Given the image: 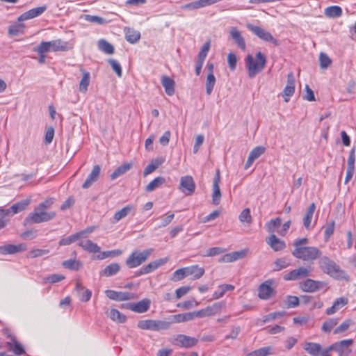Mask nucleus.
<instances>
[{"label": "nucleus", "mask_w": 356, "mask_h": 356, "mask_svg": "<svg viewBox=\"0 0 356 356\" xmlns=\"http://www.w3.org/2000/svg\"><path fill=\"white\" fill-rule=\"evenodd\" d=\"M54 202L53 197H49L38 204L33 211L30 212L24 220V225L40 224L49 222L55 218L56 213L48 211Z\"/></svg>", "instance_id": "f257e3e1"}, {"label": "nucleus", "mask_w": 356, "mask_h": 356, "mask_svg": "<svg viewBox=\"0 0 356 356\" xmlns=\"http://www.w3.org/2000/svg\"><path fill=\"white\" fill-rule=\"evenodd\" d=\"M319 267L324 273L337 280H350L349 275L344 270H342L335 261L329 257L324 256L321 257L319 261Z\"/></svg>", "instance_id": "f03ea898"}, {"label": "nucleus", "mask_w": 356, "mask_h": 356, "mask_svg": "<svg viewBox=\"0 0 356 356\" xmlns=\"http://www.w3.org/2000/svg\"><path fill=\"white\" fill-rule=\"evenodd\" d=\"M266 63V57L261 51H258L256 54L255 58H253L252 56L248 54L246 56L248 76L250 78H254L264 69Z\"/></svg>", "instance_id": "7ed1b4c3"}, {"label": "nucleus", "mask_w": 356, "mask_h": 356, "mask_svg": "<svg viewBox=\"0 0 356 356\" xmlns=\"http://www.w3.org/2000/svg\"><path fill=\"white\" fill-rule=\"evenodd\" d=\"M292 254L297 259L304 261L315 260L321 258V251L314 246H305L303 248H294Z\"/></svg>", "instance_id": "20e7f679"}, {"label": "nucleus", "mask_w": 356, "mask_h": 356, "mask_svg": "<svg viewBox=\"0 0 356 356\" xmlns=\"http://www.w3.org/2000/svg\"><path fill=\"white\" fill-rule=\"evenodd\" d=\"M67 50H68L67 42L63 41L60 39L48 42L42 41L36 48L34 49L35 51L41 53L58 51H65Z\"/></svg>", "instance_id": "39448f33"}, {"label": "nucleus", "mask_w": 356, "mask_h": 356, "mask_svg": "<svg viewBox=\"0 0 356 356\" xmlns=\"http://www.w3.org/2000/svg\"><path fill=\"white\" fill-rule=\"evenodd\" d=\"M153 250H154L152 248H148L143 252L136 250L132 252L126 259V265L129 268H134L140 266L148 259L150 254L153 252Z\"/></svg>", "instance_id": "423d86ee"}, {"label": "nucleus", "mask_w": 356, "mask_h": 356, "mask_svg": "<svg viewBox=\"0 0 356 356\" xmlns=\"http://www.w3.org/2000/svg\"><path fill=\"white\" fill-rule=\"evenodd\" d=\"M246 27L259 39L265 42H270L275 46L280 45V41L275 38L270 32L266 31L264 29L251 24H247Z\"/></svg>", "instance_id": "0eeeda50"}, {"label": "nucleus", "mask_w": 356, "mask_h": 356, "mask_svg": "<svg viewBox=\"0 0 356 356\" xmlns=\"http://www.w3.org/2000/svg\"><path fill=\"white\" fill-rule=\"evenodd\" d=\"M353 343V339H344L329 346V350L336 351L339 354V356H348L352 353V350L349 347L352 346Z\"/></svg>", "instance_id": "6e6552de"}, {"label": "nucleus", "mask_w": 356, "mask_h": 356, "mask_svg": "<svg viewBox=\"0 0 356 356\" xmlns=\"http://www.w3.org/2000/svg\"><path fill=\"white\" fill-rule=\"evenodd\" d=\"M274 280H268L261 283L258 289V296L261 300H268L276 294V291L272 287Z\"/></svg>", "instance_id": "1a4fd4ad"}, {"label": "nucleus", "mask_w": 356, "mask_h": 356, "mask_svg": "<svg viewBox=\"0 0 356 356\" xmlns=\"http://www.w3.org/2000/svg\"><path fill=\"white\" fill-rule=\"evenodd\" d=\"M300 288L302 291L313 293L327 286V283L322 281H316L312 279H307L300 283Z\"/></svg>", "instance_id": "9d476101"}, {"label": "nucleus", "mask_w": 356, "mask_h": 356, "mask_svg": "<svg viewBox=\"0 0 356 356\" xmlns=\"http://www.w3.org/2000/svg\"><path fill=\"white\" fill-rule=\"evenodd\" d=\"M186 195H192L195 190V184L191 176L181 177L179 188Z\"/></svg>", "instance_id": "9b49d317"}, {"label": "nucleus", "mask_w": 356, "mask_h": 356, "mask_svg": "<svg viewBox=\"0 0 356 356\" xmlns=\"http://www.w3.org/2000/svg\"><path fill=\"white\" fill-rule=\"evenodd\" d=\"M309 270L305 267H300L294 269L283 275V279L286 281L298 280L302 278L307 277L309 275Z\"/></svg>", "instance_id": "f8f14e48"}, {"label": "nucleus", "mask_w": 356, "mask_h": 356, "mask_svg": "<svg viewBox=\"0 0 356 356\" xmlns=\"http://www.w3.org/2000/svg\"><path fill=\"white\" fill-rule=\"evenodd\" d=\"M198 340L192 337L184 334H178L173 341V344L183 348H191L195 346Z\"/></svg>", "instance_id": "ddd939ff"}, {"label": "nucleus", "mask_w": 356, "mask_h": 356, "mask_svg": "<svg viewBox=\"0 0 356 356\" xmlns=\"http://www.w3.org/2000/svg\"><path fill=\"white\" fill-rule=\"evenodd\" d=\"M295 76L293 72H290L287 75V83L284 87L282 95L284 97V102H289V97L292 96L295 92Z\"/></svg>", "instance_id": "4468645a"}, {"label": "nucleus", "mask_w": 356, "mask_h": 356, "mask_svg": "<svg viewBox=\"0 0 356 356\" xmlns=\"http://www.w3.org/2000/svg\"><path fill=\"white\" fill-rule=\"evenodd\" d=\"M150 305L151 300L148 298H144L136 303H129L125 307L134 312L141 314L146 312L149 309Z\"/></svg>", "instance_id": "2eb2a0df"}, {"label": "nucleus", "mask_w": 356, "mask_h": 356, "mask_svg": "<svg viewBox=\"0 0 356 356\" xmlns=\"http://www.w3.org/2000/svg\"><path fill=\"white\" fill-rule=\"evenodd\" d=\"M220 175L219 170H216V176L213 183L212 203L215 205L219 204L221 198V193L219 187Z\"/></svg>", "instance_id": "dca6fc26"}, {"label": "nucleus", "mask_w": 356, "mask_h": 356, "mask_svg": "<svg viewBox=\"0 0 356 356\" xmlns=\"http://www.w3.org/2000/svg\"><path fill=\"white\" fill-rule=\"evenodd\" d=\"M46 6H39L37 8H34L28 10L27 12L24 13L18 17V21L22 22L28 19H33L34 17H38L41 15L46 10Z\"/></svg>", "instance_id": "f3484780"}, {"label": "nucleus", "mask_w": 356, "mask_h": 356, "mask_svg": "<svg viewBox=\"0 0 356 356\" xmlns=\"http://www.w3.org/2000/svg\"><path fill=\"white\" fill-rule=\"evenodd\" d=\"M26 250V245L24 244H6L0 246V254L3 255L13 254Z\"/></svg>", "instance_id": "a211bd4d"}, {"label": "nucleus", "mask_w": 356, "mask_h": 356, "mask_svg": "<svg viewBox=\"0 0 356 356\" xmlns=\"http://www.w3.org/2000/svg\"><path fill=\"white\" fill-rule=\"evenodd\" d=\"M75 290L77 292L78 297L81 302H88L92 296V291L84 287L79 280L75 284Z\"/></svg>", "instance_id": "6ab92c4d"}, {"label": "nucleus", "mask_w": 356, "mask_h": 356, "mask_svg": "<svg viewBox=\"0 0 356 356\" xmlns=\"http://www.w3.org/2000/svg\"><path fill=\"white\" fill-rule=\"evenodd\" d=\"M100 172H101L100 166L99 165H95L93 167L91 172L88 175L87 179L83 184L82 188L86 189V188H88L89 187H90L91 185L94 182L97 181V179H99Z\"/></svg>", "instance_id": "aec40b11"}, {"label": "nucleus", "mask_w": 356, "mask_h": 356, "mask_svg": "<svg viewBox=\"0 0 356 356\" xmlns=\"http://www.w3.org/2000/svg\"><path fill=\"white\" fill-rule=\"evenodd\" d=\"M131 213L133 215L135 213V207L132 204H127L120 210L115 212L113 216V222H118Z\"/></svg>", "instance_id": "412c9836"}, {"label": "nucleus", "mask_w": 356, "mask_h": 356, "mask_svg": "<svg viewBox=\"0 0 356 356\" xmlns=\"http://www.w3.org/2000/svg\"><path fill=\"white\" fill-rule=\"evenodd\" d=\"M266 241L270 248L275 252L280 251L286 247L285 242L277 238L275 234H271Z\"/></svg>", "instance_id": "4be33fe9"}, {"label": "nucleus", "mask_w": 356, "mask_h": 356, "mask_svg": "<svg viewBox=\"0 0 356 356\" xmlns=\"http://www.w3.org/2000/svg\"><path fill=\"white\" fill-rule=\"evenodd\" d=\"M10 341L6 342V346L10 351L15 355H21L25 353L23 346L19 343L15 337L10 336Z\"/></svg>", "instance_id": "5701e85b"}, {"label": "nucleus", "mask_w": 356, "mask_h": 356, "mask_svg": "<svg viewBox=\"0 0 356 356\" xmlns=\"http://www.w3.org/2000/svg\"><path fill=\"white\" fill-rule=\"evenodd\" d=\"M265 147L263 146H257L250 152L248 160L246 161V169L248 168L253 162L265 152Z\"/></svg>", "instance_id": "b1692460"}, {"label": "nucleus", "mask_w": 356, "mask_h": 356, "mask_svg": "<svg viewBox=\"0 0 356 356\" xmlns=\"http://www.w3.org/2000/svg\"><path fill=\"white\" fill-rule=\"evenodd\" d=\"M124 31L125 39L131 44H135L139 41L140 38V33L138 31H136L133 28L125 27Z\"/></svg>", "instance_id": "393cba45"}, {"label": "nucleus", "mask_w": 356, "mask_h": 356, "mask_svg": "<svg viewBox=\"0 0 356 356\" xmlns=\"http://www.w3.org/2000/svg\"><path fill=\"white\" fill-rule=\"evenodd\" d=\"M245 256V250L241 251L232 252L224 254L220 259L219 261L229 263L235 261L239 259L243 258Z\"/></svg>", "instance_id": "a878e982"}, {"label": "nucleus", "mask_w": 356, "mask_h": 356, "mask_svg": "<svg viewBox=\"0 0 356 356\" xmlns=\"http://www.w3.org/2000/svg\"><path fill=\"white\" fill-rule=\"evenodd\" d=\"M161 84L168 95L172 96L174 95L175 83L173 79L164 75L161 77Z\"/></svg>", "instance_id": "bb28decb"}, {"label": "nucleus", "mask_w": 356, "mask_h": 356, "mask_svg": "<svg viewBox=\"0 0 356 356\" xmlns=\"http://www.w3.org/2000/svg\"><path fill=\"white\" fill-rule=\"evenodd\" d=\"M78 245L84 250L90 253H97L100 252V247L90 240L81 241Z\"/></svg>", "instance_id": "cd10ccee"}, {"label": "nucleus", "mask_w": 356, "mask_h": 356, "mask_svg": "<svg viewBox=\"0 0 356 356\" xmlns=\"http://www.w3.org/2000/svg\"><path fill=\"white\" fill-rule=\"evenodd\" d=\"M168 320H169V323H170V324L179 323L193 321L192 315H191V312L171 315L169 316Z\"/></svg>", "instance_id": "c85d7f7f"}, {"label": "nucleus", "mask_w": 356, "mask_h": 356, "mask_svg": "<svg viewBox=\"0 0 356 356\" xmlns=\"http://www.w3.org/2000/svg\"><path fill=\"white\" fill-rule=\"evenodd\" d=\"M86 232V231H81L74 234H72L66 238H63L60 240L58 243L59 245L63 246L70 245L74 242L76 241L77 240L80 239L81 238L84 237Z\"/></svg>", "instance_id": "c756f323"}, {"label": "nucleus", "mask_w": 356, "mask_h": 356, "mask_svg": "<svg viewBox=\"0 0 356 356\" xmlns=\"http://www.w3.org/2000/svg\"><path fill=\"white\" fill-rule=\"evenodd\" d=\"M348 300L346 298L341 297L335 300L333 305L326 309V314L331 315L334 314L339 308L348 304Z\"/></svg>", "instance_id": "7c9ffc66"}, {"label": "nucleus", "mask_w": 356, "mask_h": 356, "mask_svg": "<svg viewBox=\"0 0 356 356\" xmlns=\"http://www.w3.org/2000/svg\"><path fill=\"white\" fill-rule=\"evenodd\" d=\"M120 270V266L118 263H112L106 266L101 272L100 275L106 277H111L116 275Z\"/></svg>", "instance_id": "2f4dec72"}, {"label": "nucleus", "mask_w": 356, "mask_h": 356, "mask_svg": "<svg viewBox=\"0 0 356 356\" xmlns=\"http://www.w3.org/2000/svg\"><path fill=\"white\" fill-rule=\"evenodd\" d=\"M80 70L83 74V76L80 81L79 89L80 92L86 93L90 84V74L82 68H81Z\"/></svg>", "instance_id": "473e14b6"}, {"label": "nucleus", "mask_w": 356, "mask_h": 356, "mask_svg": "<svg viewBox=\"0 0 356 356\" xmlns=\"http://www.w3.org/2000/svg\"><path fill=\"white\" fill-rule=\"evenodd\" d=\"M230 36L234 42L242 49H245V42L241 32L236 28L232 27L229 31Z\"/></svg>", "instance_id": "72a5a7b5"}, {"label": "nucleus", "mask_w": 356, "mask_h": 356, "mask_svg": "<svg viewBox=\"0 0 356 356\" xmlns=\"http://www.w3.org/2000/svg\"><path fill=\"white\" fill-rule=\"evenodd\" d=\"M187 276L192 275L193 280L200 279L204 273V269L197 265L186 268Z\"/></svg>", "instance_id": "f704fd0d"}, {"label": "nucleus", "mask_w": 356, "mask_h": 356, "mask_svg": "<svg viewBox=\"0 0 356 356\" xmlns=\"http://www.w3.org/2000/svg\"><path fill=\"white\" fill-rule=\"evenodd\" d=\"M131 163H127L120 165L111 175V179L112 180L117 179L120 176H122V175L125 174L127 171H129L131 168Z\"/></svg>", "instance_id": "c9c22d12"}, {"label": "nucleus", "mask_w": 356, "mask_h": 356, "mask_svg": "<svg viewBox=\"0 0 356 356\" xmlns=\"http://www.w3.org/2000/svg\"><path fill=\"white\" fill-rule=\"evenodd\" d=\"M167 261V259H159L149 263L147 265H145L143 267V271L148 274L155 270H156L159 267L163 265Z\"/></svg>", "instance_id": "e433bc0d"}, {"label": "nucleus", "mask_w": 356, "mask_h": 356, "mask_svg": "<svg viewBox=\"0 0 356 356\" xmlns=\"http://www.w3.org/2000/svg\"><path fill=\"white\" fill-rule=\"evenodd\" d=\"M234 286L232 284H222L218 287V289L213 293V299L217 300L222 298L227 291L234 290Z\"/></svg>", "instance_id": "4c0bfd02"}, {"label": "nucleus", "mask_w": 356, "mask_h": 356, "mask_svg": "<svg viewBox=\"0 0 356 356\" xmlns=\"http://www.w3.org/2000/svg\"><path fill=\"white\" fill-rule=\"evenodd\" d=\"M325 15L330 18H336L341 16L343 11L339 6H331L325 8Z\"/></svg>", "instance_id": "58836bf2"}, {"label": "nucleus", "mask_w": 356, "mask_h": 356, "mask_svg": "<svg viewBox=\"0 0 356 356\" xmlns=\"http://www.w3.org/2000/svg\"><path fill=\"white\" fill-rule=\"evenodd\" d=\"M31 202L30 199L23 200L20 202H17L10 207V210L13 214H16L20 211L26 209Z\"/></svg>", "instance_id": "ea45409f"}, {"label": "nucleus", "mask_w": 356, "mask_h": 356, "mask_svg": "<svg viewBox=\"0 0 356 356\" xmlns=\"http://www.w3.org/2000/svg\"><path fill=\"white\" fill-rule=\"evenodd\" d=\"M315 208V204L314 202L312 203L309 205V208L307 209L306 213L303 218V225L306 229H309L310 226Z\"/></svg>", "instance_id": "a19ab883"}, {"label": "nucleus", "mask_w": 356, "mask_h": 356, "mask_svg": "<svg viewBox=\"0 0 356 356\" xmlns=\"http://www.w3.org/2000/svg\"><path fill=\"white\" fill-rule=\"evenodd\" d=\"M225 307V302H215L211 306L207 307V312L209 314V316H213L215 314H217L220 313L223 308Z\"/></svg>", "instance_id": "79ce46f5"}, {"label": "nucleus", "mask_w": 356, "mask_h": 356, "mask_svg": "<svg viewBox=\"0 0 356 356\" xmlns=\"http://www.w3.org/2000/svg\"><path fill=\"white\" fill-rule=\"evenodd\" d=\"M62 265L64 268L72 270H78L82 267V263L75 259L65 260L63 262Z\"/></svg>", "instance_id": "37998d69"}, {"label": "nucleus", "mask_w": 356, "mask_h": 356, "mask_svg": "<svg viewBox=\"0 0 356 356\" xmlns=\"http://www.w3.org/2000/svg\"><path fill=\"white\" fill-rule=\"evenodd\" d=\"M98 48L100 51L107 54H113L114 53L113 46L104 39L99 40Z\"/></svg>", "instance_id": "c03bdc74"}, {"label": "nucleus", "mask_w": 356, "mask_h": 356, "mask_svg": "<svg viewBox=\"0 0 356 356\" xmlns=\"http://www.w3.org/2000/svg\"><path fill=\"white\" fill-rule=\"evenodd\" d=\"M164 182L165 179L163 177H157L146 186L145 191L147 192H152L164 184Z\"/></svg>", "instance_id": "a18cd8bd"}, {"label": "nucleus", "mask_w": 356, "mask_h": 356, "mask_svg": "<svg viewBox=\"0 0 356 356\" xmlns=\"http://www.w3.org/2000/svg\"><path fill=\"white\" fill-rule=\"evenodd\" d=\"M271 354H273L272 348L270 346H266L246 354V356H268Z\"/></svg>", "instance_id": "49530a36"}, {"label": "nucleus", "mask_w": 356, "mask_h": 356, "mask_svg": "<svg viewBox=\"0 0 356 356\" xmlns=\"http://www.w3.org/2000/svg\"><path fill=\"white\" fill-rule=\"evenodd\" d=\"M304 348L308 353L318 355L321 350V346L319 343L308 342L306 343Z\"/></svg>", "instance_id": "de8ad7c7"}, {"label": "nucleus", "mask_w": 356, "mask_h": 356, "mask_svg": "<svg viewBox=\"0 0 356 356\" xmlns=\"http://www.w3.org/2000/svg\"><path fill=\"white\" fill-rule=\"evenodd\" d=\"M161 164L162 161L161 160L155 159L152 161L145 168L143 172L144 176H147L155 171Z\"/></svg>", "instance_id": "09e8293b"}, {"label": "nucleus", "mask_w": 356, "mask_h": 356, "mask_svg": "<svg viewBox=\"0 0 356 356\" xmlns=\"http://www.w3.org/2000/svg\"><path fill=\"white\" fill-rule=\"evenodd\" d=\"M81 18L84 19L85 20L89 22L95 23L101 25L108 23V21L106 19L96 15H83L81 17Z\"/></svg>", "instance_id": "8fccbe9b"}, {"label": "nucleus", "mask_w": 356, "mask_h": 356, "mask_svg": "<svg viewBox=\"0 0 356 356\" xmlns=\"http://www.w3.org/2000/svg\"><path fill=\"white\" fill-rule=\"evenodd\" d=\"M108 315L113 321L118 323H124L127 319L126 316L116 309H111Z\"/></svg>", "instance_id": "3c124183"}, {"label": "nucleus", "mask_w": 356, "mask_h": 356, "mask_svg": "<svg viewBox=\"0 0 356 356\" xmlns=\"http://www.w3.org/2000/svg\"><path fill=\"white\" fill-rule=\"evenodd\" d=\"M170 326L169 321L154 320L153 321V331H160L168 330Z\"/></svg>", "instance_id": "603ef678"}, {"label": "nucleus", "mask_w": 356, "mask_h": 356, "mask_svg": "<svg viewBox=\"0 0 356 356\" xmlns=\"http://www.w3.org/2000/svg\"><path fill=\"white\" fill-rule=\"evenodd\" d=\"M216 83V77L214 74H208L206 80V92L207 95H211Z\"/></svg>", "instance_id": "864d4df0"}, {"label": "nucleus", "mask_w": 356, "mask_h": 356, "mask_svg": "<svg viewBox=\"0 0 356 356\" xmlns=\"http://www.w3.org/2000/svg\"><path fill=\"white\" fill-rule=\"evenodd\" d=\"M122 250L118 249L109 251H104L97 256V259L102 260L108 257H115L122 254Z\"/></svg>", "instance_id": "5fc2aeb1"}, {"label": "nucleus", "mask_w": 356, "mask_h": 356, "mask_svg": "<svg viewBox=\"0 0 356 356\" xmlns=\"http://www.w3.org/2000/svg\"><path fill=\"white\" fill-rule=\"evenodd\" d=\"M320 67L322 69H326L332 63L330 58L325 53H320L319 55Z\"/></svg>", "instance_id": "6e6d98bb"}, {"label": "nucleus", "mask_w": 356, "mask_h": 356, "mask_svg": "<svg viewBox=\"0 0 356 356\" xmlns=\"http://www.w3.org/2000/svg\"><path fill=\"white\" fill-rule=\"evenodd\" d=\"M153 321L152 319L139 321L138 327L141 330H153Z\"/></svg>", "instance_id": "4d7b16f0"}, {"label": "nucleus", "mask_w": 356, "mask_h": 356, "mask_svg": "<svg viewBox=\"0 0 356 356\" xmlns=\"http://www.w3.org/2000/svg\"><path fill=\"white\" fill-rule=\"evenodd\" d=\"M337 324V320L336 318H331L324 322L322 326V330L325 333H329Z\"/></svg>", "instance_id": "13d9d810"}, {"label": "nucleus", "mask_w": 356, "mask_h": 356, "mask_svg": "<svg viewBox=\"0 0 356 356\" xmlns=\"http://www.w3.org/2000/svg\"><path fill=\"white\" fill-rule=\"evenodd\" d=\"M335 222L334 220H332L329 222L326 227H325L324 231V239L325 241H328L330 236L332 235L334 230Z\"/></svg>", "instance_id": "bf43d9fd"}, {"label": "nucleus", "mask_w": 356, "mask_h": 356, "mask_svg": "<svg viewBox=\"0 0 356 356\" xmlns=\"http://www.w3.org/2000/svg\"><path fill=\"white\" fill-rule=\"evenodd\" d=\"M274 265L275 268H273V271H279L282 269L287 268L290 265V263L286 261L285 259L280 258L277 259L274 262Z\"/></svg>", "instance_id": "052dcab7"}, {"label": "nucleus", "mask_w": 356, "mask_h": 356, "mask_svg": "<svg viewBox=\"0 0 356 356\" xmlns=\"http://www.w3.org/2000/svg\"><path fill=\"white\" fill-rule=\"evenodd\" d=\"M65 279V276L60 274H51L48 277L44 278L45 283L49 282L51 284L59 282Z\"/></svg>", "instance_id": "680f3d73"}, {"label": "nucleus", "mask_w": 356, "mask_h": 356, "mask_svg": "<svg viewBox=\"0 0 356 356\" xmlns=\"http://www.w3.org/2000/svg\"><path fill=\"white\" fill-rule=\"evenodd\" d=\"M282 220L280 218H276L275 219L270 220L266 223V229L268 232H273L274 229L280 226Z\"/></svg>", "instance_id": "e2e57ef3"}, {"label": "nucleus", "mask_w": 356, "mask_h": 356, "mask_svg": "<svg viewBox=\"0 0 356 356\" xmlns=\"http://www.w3.org/2000/svg\"><path fill=\"white\" fill-rule=\"evenodd\" d=\"M108 63L111 65L113 70L116 73L118 76L121 77L122 74V67L118 61L115 59H109Z\"/></svg>", "instance_id": "0e129e2a"}, {"label": "nucleus", "mask_w": 356, "mask_h": 356, "mask_svg": "<svg viewBox=\"0 0 356 356\" xmlns=\"http://www.w3.org/2000/svg\"><path fill=\"white\" fill-rule=\"evenodd\" d=\"M187 277L186 268H179L175 270L172 275L173 281H179Z\"/></svg>", "instance_id": "69168bd1"}, {"label": "nucleus", "mask_w": 356, "mask_h": 356, "mask_svg": "<svg viewBox=\"0 0 356 356\" xmlns=\"http://www.w3.org/2000/svg\"><path fill=\"white\" fill-rule=\"evenodd\" d=\"M210 49V42L208 41L204 44L200 51L198 54L197 59L201 60H205L207 54Z\"/></svg>", "instance_id": "338daca9"}, {"label": "nucleus", "mask_w": 356, "mask_h": 356, "mask_svg": "<svg viewBox=\"0 0 356 356\" xmlns=\"http://www.w3.org/2000/svg\"><path fill=\"white\" fill-rule=\"evenodd\" d=\"M286 298L287 308H294L298 307L300 304L299 298L297 296H287Z\"/></svg>", "instance_id": "774afa93"}]
</instances>
